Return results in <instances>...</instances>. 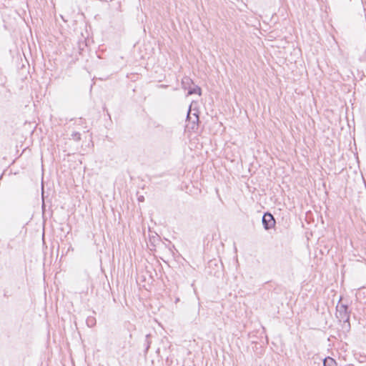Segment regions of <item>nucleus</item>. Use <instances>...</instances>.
I'll use <instances>...</instances> for the list:
<instances>
[{"label": "nucleus", "mask_w": 366, "mask_h": 366, "mask_svg": "<svg viewBox=\"0 0 366 366\" xmlns=\"http://www.w3.org/2000/svg\"><path fill=\"white\" fill-rule=\"evenodd\" d=\"M336 317L340 321L347 322L350 318L349 313L347 312V307L344 304H338L336 307Z\"/></svg>", "instance_id": "f257e3e1"}, {"label": "nucleus", "mask_w": 366, "mask_h": 366, "mask_svg": "<svg viewBox=\"0 0 366 366\" xmlns=\"http://www.w3.org/2000/svg\"><path fill=\"white\" fill-rule=\"evenodd\" d=\"M191 108H192V105L190 106L189 112L187 114L188 124L187 125V128L188 129L194 131V130L197 129V128H198L199 117L197 114V113H193V114L191 113Z\"/></svg>", "instance_id": "f03ea898"}, {"label": "nucleus", "mask_w": 366, "mask_h": 366, "mask_svg": "<svg viewBox=\"0 0 366 366\" xmlns=\"http://www.w3.org/2000/svg\"><path fill=\"white\" fill-rule=\"evenodd\" d=\"M262 223L266 229L272 228L275 223L274 219L271 214H265L262 217Z\"/></svg>", "instance_id": "7ed1b4c3"}, {"label": "nucleus", "mask_w": 366, "mask_h": 366, "mask_svg": "<svg viewBox=\"0 0 366 366\" xmlns=\"http://www.w3.org/2000/svg\"><path fill=\"white\" fill-rule=\"evenodd\" d=\"M192 81L190 78L189 77H184L182 80V87L183 89H188L189 90V88H190V85L192 84Z\"/></svg>", "instance_id": "20e7f679"}, {"label": "nucleus", "mask_w": 366, "mask_h": 366, "mask_svg": "<svg viewBox=\"0 0 366 366\" xmlns=\"http://www.w3.org/2000/svg\"><path fill=\"white\" fill-rule=\"evenodd\" d=\"M323 365H324V366H337V364L335 362V360L333 358L330 357H326L324 360Z\"/></svg>", "instance_id": "39448f33"}, {"label": "nucleus", "mask_w": 366, "mask_h": 366, "mask_svg": "<svg viewBox=\"0 0 366 366\" xmlns=\"http://www.w3.org/2000/svg\"><path fill=\"white\" fill-rule=\"evenodd\" d=\"M193 94H197L201 95V89L198 86H194L193 87L189 88L188 95H191Z\"/></svg>", "instance_id": "423d86ee"}, {"label": "nucleus", "mask_w": 366, "mask_h": 366, "mask_svg": "<svg viewBox=\"0 0 366 366\" xmlns=\"http://www.w3.org/2000/svg\"><path fill=\"white\" fill-rule=\"evenodd\" d=\"M76 139H79L80 138V137H79V134H76Z\"/></svg>", "instance_id": "0eeeda50"}]
</instances>
